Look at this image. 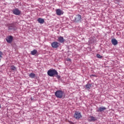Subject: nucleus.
I'll return each mask as SVG.
<instances>
[{"instance_id": "nucleus-3", "label": "nucleus", "mask_w": 124, "mask_h": 124, "mask_svg": "<svg viewBox=\"0 0 124 124\" xmlns=\"http://www.w3.org/2000/svg\"><path fill=\"white\" fill-rule=\"evenodd\" d=\"M82 20V16L80 15H77L75 17L74 22L75 23H80Z\"/></svg>"}, {"instance_id": "nucleus-21", "label": "nucleus", "mask_w": 124, "mask_h": 124, "mask_svg": "<svg viewBox=\"0 0 124 124\" xmlns=\"http://www.w3.org/2000/svg\"><path fill=\"white\" fill-rule=\"evenodd\" d=\"M67 61H68L69 62H70V61H71V59H68L67 60Z\"/></svg>"}, {"instance_id": "nucleus-12", "label": "nucleus", "mask_w": 124, "mask_h": 124, "mask_svg": "<svg viewBox=\"0 0 124 124\" xmlns=\"http://www.w3.org/2000/svg\"><path fill=\"white\" fill-rule=\"evenodd\" d=\"M58 41L60 43H63V42L65 41V40L64 39V38H63V37L60 36L59 37H58Z\"/></svg>"}, {"instance_id": "nucleus-24", "label": "nucleus", "mask_w": 124, "mask_h": 124, "mask_svg": "<svg viewBox=\"0 0 124 124\" xmlns=\"http://www.w3.org/2000/svg\"><path fill=\"white\" fill-rule=\"evenodd\" d=\"M92 76H95L94 75H93Z\"/></svg>"}, {"instance_id": "nucleus-23", "label": "nucleus", "mask_w": 124, "mask_h": 124, "mask_svg": "<svg viewBox=\"0 0 124 124\" xmlns=\"http://www.w3.org/2000/svg\"><path fill=\"white\" fill-rule=\"evenodd\" d=\"M1 107L0 106V109Z\"/></svg>"}, {"instance_id": "nucleus-14", "label": "nucleus", "mask_w": 124, "mask_h": 124, "mask_svg": "<svg viewBox=\"0 0 124 124\" xmlns=\"http://www.w3.org/2000/svg\"><path fill=\"white\" fill-rule=\"evenodd\" d=\"M37 21L38 22V23H39L40 24H43L45 22L44 19L42 18H39L37 19Z\"/></svg>"}, {"instance_id": "nucleus-16", "label": "nucleus", "mask_w": 124, "mask_h": 124, "mask_svg": "<svg viewBox=\"0 0 124 124\" xmlns=\"http://www.w3.org/2000/svg\"><path fill=\"white\" fill-rule=\"evenodd\" d=\"M29 77H30V78H34V77H35V74L31 73L29 74Z\"/></svg>"}, {"instance_id": "nucleus-6", "label": "nucleus", "mask_w": 124, "mask_h": 124, "mask_svg": "<svg viewBox=\"0 0 124 124\" xmlns=\"http://www.w3.org/2000/svg\"><path fill=\"white\" fill-rule=\"evenodd\" d=\"M13 14H15V15H17V16L21 14V11L19 9L16 8L13 10Z\"/></svg>"}, {"instance_id": "nucleus-2", "label": "nucleus", "mask_w": 124, "mask_h": 124, "mask_svg": "<svg viewBox=\"0 0 124 124\" xmlns=\"http://www.w3.org/2000/svg\"><path fill=\"white\" fill-rule=\"evenodd\" d=\"M47 75L50 77H53L54 75H58V72L55 69L49 70L47 71Z\"/></svg>"}, {"instance_id": "nucleus-13", "label": "nucleus", "mask_w": 124, "mask_h": 124, "mask_svg": "<svg viewBox=\"0 0 124 124\" xmlns=\"http://www.w3.org/2000/svg\"><path fill=\"white\" fill-rule=\"evenodd\" d=\"M111 43L114 46H116V45H118V41L116 39H112Z\"/></svg>"}, {"instance_id": "nucleus-9", "label": "nucleus", "mask_w": 124, "mask_h": 124, "mask_svg": "<svg viewBox=\"0 0 124 124\" xmlns=\"http://www.w3.org/2000/svg\"><path fill=\"white\" fill-rule=\"evenodd\" d=\"M59 46V43L57 42H54L51 43V46L52 47V48H58Z\"/></svg>"}, {"instance_id": "nucleus-20", "label": "nucleus", "mask_w": 124, "mask_h": 124, "mask_svg": "<svg viewBox=\"0 0 124 124\" xmlns=\"http://www.w3.org/2000/svg\"><path fill=\"white\" fill-rule=\"evenodd\" d=\"M2 56V52L1 51H0V58H1Z\"/></svg>"}, {"instance_id": "nucleus-5", "label": "nucleus", "mask_w": 124, "mask_h": 124, "mask_svg": "<svg viewBox=\"0 0 124 124\" xmlns=\"http://www.w3.org/2000/svg\"><path fill=\"white\" fill-rule=\"evenodd\" d=\"M9 31H11V30H14L15 28V24L14 23L8 24L7 25Z\"/></svg>"}, {"instance_id": "nucleus-15", "label": "nucleus", "mask_w": 124, "mask_h": 124, "mask_svg": "<svg viewBox=\"0 0 124 124\" xmlns=\"http://www.w3.org/2000/svg\"><path fill=\"white\" fill-rule=\"evenodd\" d=\"M37 53V50L36 49H34L31 51V55H32V56H34L35 55H36Z\"/></svg>"}, {"instance_id": "nucleus-10", "label": "nucleus", "mask_w": 124, "mask_h": 124, "mask_svg": "<svg viewBox=\"0 0 124 124\" xmlns=\"http://www.w3.org/2000/svg\"><path fill=\"white\" fill-rule=\"evenodd\" d=\"M88 121L89 122H94V121H96V118L93 116H90L88 117Z\"/></svg>"}, {"instance_id": "nucleus-7", "label": "nucleus", "mask_w": 124, "mask_h": 124, "mask_svg": "<svg viewBox=\"0 0 124 124\" xmlns=\"http://www.w3.org/2000/svg\"><path fill=\"white\" fill-rule=\"evenodd\" d=\"M6 40L8 43H11L13 41V37L12 36H8Z\"/></svg>"}, {"instance_id": "nucleus-11", "label": "nucleus", "mask_w": 124, "mask_h": 124, "mask_svg": "<svg viewBox=\"0 0 124 124\" xmlns=\"http://www.w3.org/2000/svg\"><path fill=\"white\" fill-rule=\"evenodd\" d=\"M107 108L105 107H100L99 109L96 110V112H103V111H105Z\"/></svg>"}, {"instance_id": "nucleus-22", "label": "nucleus", "mask_w": 124, "mask_h": 124, "mask_svg": "<svg viewBox=\"0 0 124 124\" xmlns=\"http://www.w3.org/2000/svg\"><path fill=\"white\" fill-rule=\"evenodd\" d=\"M31 100H33V98L32 97L31 98Z\"/></svg>"}, {"instance_id": "nucleus-19", "label": "nucleus", "mask_w": 124, "mask_h": 124, "mask_svg": "<svg viewBox=\"0 0 124 124\" xmlns=\"http://www.w3.org/2000/svg\"><path fill=\"white\" fill-rule=\"evenodd\" d=\"M96 57L97 58H98V59H102V56L101 55H100V54H97L96 55Z\"/></svg>"}, {"instance_id": "nucleus-17", "label": "nucleus", "mask_w": 124, "mask_h": 124, "mask_svg": "<svg viewBox=\"0 0 124 124\" xmlns=\"http://www.w3.org/2000/svg\"><path fill=\"white\" fill-rule=\"evenodd\" d=\"M85 87H86L87 89L90 90V88H91V87H92V84H86Z\"/></svg>"}, {"instance_id": "nucleus-18", "label": "nucleus", "mask_w": 124, "mask_h": 124, "mask_svg": "<svg viewBox=\"0 0 124 124\" xmlns=\"http://www.w3.org/2000/svg\"><path fill=\"white\" fill-rule=\"evenodd\" d=\"M11 70H13L14 71H15L16 68V67H15L14 65H12L11 66Z\"/></svg>"}, {"instance_id": "nucleus-1", "label": "nucleus", "mask_w": 124, "mask_h": 124, "mask_svg": "<svg viewBox=\"0 0 124 124\" xmlns=\"http://www.w3.org/2000/svg\"><path fill=\"white\" fill-rule=\"evenodd\" d=\"M55 95L57 98H64L65 97V94H64V91L62 90H57L55 93Z\"/></svg>"}, {"instance_id": "nucleus-8", "label": "nucleus", "mask_w": 124, "mask_h": 124, "mask_svg": "<svg viewBox=\"0 0 124 124\" xmlns=\"http://www.w3.org/2000/svg\"><path fill=\"white\" fill-rule=\"evenodd\" d=\"M56 13L57 15L58 16H61V15H62L63 14V13H62V10L60 9H56Z\"/></svg>"}, {"instance_id": "nucleus-4", "label": "nucleus", "mask_w": 124, "mask_h": 124, "mask_svg": "<svg viewBox=\"0 0 124 124\" xmlns=\"http://www.w3.org/2000/svg\"><path fill=\"white\" fill-rule=\"evenodd\" d=\"M75 119L77 120H79L80 118H82V115H81V113L79 111H76L74 116Z\"/></svg>"}]
</instances>
